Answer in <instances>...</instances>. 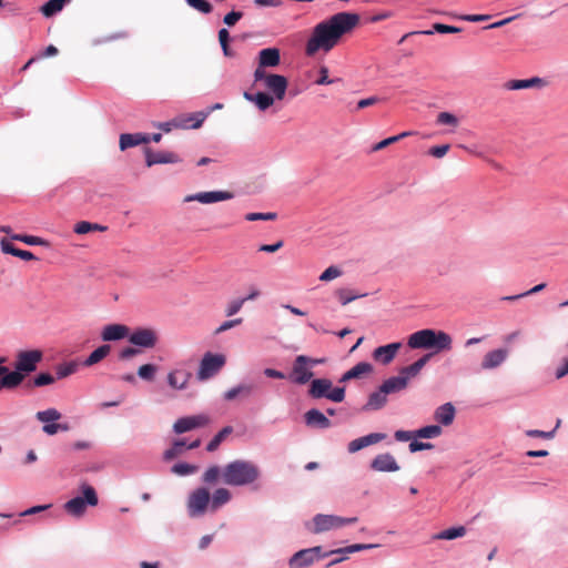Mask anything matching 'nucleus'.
I'll return each mask as SVG.
<instances>
[{
  "mask_svg": "<svg viewBox=\"0 0 568 568\" xmlns=\"http://www.w3.org/2000/svg\"><path fill=\"white\" fill-rule=\"evenodd\" d=\"M359 23V16L354 12H338L317 23L306 42L305 53L308 57L318 51L329 52L343 38L351 33Z\"/></svg>",
  "mask_w": 568,
  "mask_h": 568,
  "instance_id": "nucleus-1",
  "label": "nucleus"
},
{
  "mask_svg": "<svg viewBox=\"0 0 568 568\" xmlns=\"http://www.w3.org/2000/svg\"><path fill=\"white\" fill-rule=\"evenodd\" d=\"M260 468L252 462L236 459L222 469V480L229 486H246L258 479Z\"/></svg>",
  "mask_w": 568,
  "mask_h": 568,
  "instance_id": "nucleus-2",
  "label": "nucleus"
},
{
  "mask_svg": "<svg viewBox=\"0 0 568 568\" xmlns=\"http://www.w3.org/2000/svg\"><path fill=\"white\" fill-rule=\"evenodd\" d=\"M375 544H354L344 548L331 550L322 554V547L315 546L307 549H302L294 554L290 559V568H305L311 566L314 561L331 556L332 554H353L356 551L372 549L377 547Z\"/></svg>",
  "mask_w": 568,
  "mask_h": 568,
  "instance_id": "nucleus-3",
  "label": "nucleus"
},
{
  "mask_svg": "<svg viewBox=\"0 0 568 568\" xmlns=\"http://www.w3.org/2000/svg\"><path fill=\"white\" fill-rule=\"evenodd\" d=\"M407 344L414 349L434 348L436 352H448L453 347V338L444 331L425 328L410 334Z\"/></svg>",
  "mask_w": 568,
  "mask_h": 568,
  "instance_id": "nucleus-4",
  "label": "nucleus"
},
{
  "mask_svg": "<svg viewBox=\"0 0 568 568\" xmlns=\"http://www.w3.org/2000/svg\"><path fill=\"white\" fill-rule=\"evenodd\" d=\"M81 490L82 497L77 496L64 504L65 511L74 517H81L85 513L88 505L97 506L99 503L97 491L92 486L83 484Z\"/></svg>",
  "mask_w": 568,
  "mask_h": 568,
  "instance_id": "nucleus-5",
  "label": "nucleus"
},
{
  "mask_svg": "<svg viewBox=\"0 0 568 568\" xmlns=\"http://www.w3.org/2000/svg\"><path fill=\"white\" fill-rule=\"evenodd\" d=\"M308 395L312 398H327L334 403H341L345 398L344 387H333V384L327 378L313 379L308 389Z\"/></svg>",
  "mask_w": 568,
  "mask_h": 568,
  "instance_id": "nucleus-6",
  "label": "nucleus"
},
{
  "mask_svg": "<svg viewBox=\"0 0 568 568\" xmlns=\"http://www.w3.org/2000/svg\"><path fill=\"white\" fill-rule=\"evenodd\" d=\"M255 82L263 81L265 89L274 94L276 100H283L288 87L287 79L282 74L267 73L262 68H256L254 71Z\"/></svg>",
  "mask_w": 568,
  "mask_h": 568,
  "instance_id": "nucleus-7",
  "label": "nucleus"
},
{
  "mask_svg": "<svg viewBox=\"0 0 568 568\" xmlns=\"http://www.w3.org/2000/svg\"><path fill=\"white\" fill-rule=\"evenodd\" d=\"M42 358L43 353L40 349L20 351L16 356L14 371L11 373H19L22 383L28 374L37 369Z\"/></svg>",
  "mask_w": 568,
  "mask_h": 568,
  "instance_id": "nucleus-8",
  "label": "nucleus"
},
{
  "mask_svg": "<svg viewBox=\"0 0 568 568\" xmlns=\"http://www.w3.org/2000/svg\"><path fill=\"white\" fill-rule=\"evenodd\" d=\"M357 521V517H341L335 515L318 514L313 518L314 534H321L331 529H337Z\"/></svg>",
  "mask_w": 568,
  "mask_h": 568,
  "instance_id": "nucleus-9",
  "label": "nucleus"
},
{
  "mask_svg": "<svg viewBox=\"0 0 568 568\" xmlns=\"http://www.w3.org/2000/svg\"><path fill=\"white\" fill-rule=\"evenodd\" d=\"M225 363V355L211 352L205 353L200 363L197 378L200 381H206L215 376L224 367Z\"/></svg>",
  "mask_w": 568,
  "mask_h": 568,
  "instance_id": "nucleus-10",
  "label": "nucleus"
},
{
  "mask_svg": "<svg viewBox=\"0 0 568 568\" xmlns=\"http://www.w3.org/2000/svg\"><path fill=\"white\" fill-rule=\"evenodd\" d=\"M322 362H323L322 359H313L305 355H298L293 363L292 373L290 375V378L295 384H298V385L306 384L314 375L308 366L316 365Z\"/></svg>",
  "mask_w": 568,
  "mask_h": 568,
  "instance_id": "nucleus-11",
  "label": "nucleus"
},
{
  "mask_svg": "<svg viewBox=\"0 0 568 568\" xmlns=\"http://www.w3.org/2000/svg\"><path fill=\"white\" fill-rule=\"evenodd\" d=\"M61 413L55 408H48L45 410H40L36 414V418L43 423L42 430L44 434L52 436L59 432H68L70 429L68 424H59L55 423L61 418Z\"/></svg>",
  "mask_w": 568,
  "mask_h": 568,
  "instance_id": "nucleus-12",
  "label": "nucleus"
},
{
  "mask_svg": "<svg viewBox=\"0 0 568 568\" xmlns=\"http://www.w3.org/2000/svg\"><path fill=\"white\" fill-rule=\"evenodd\" d=\"M210 503V493L206 488L195 489L189 497L187 509L192 517L203 515Z\"/></svg>",
  "mask_w": 568,
  "mask_h": 568,
  "instance_id": "nucleus-13",
  "label": "nucleus"
},
{
  "mask_svg": "<svg viewBox=\"0 0 568 568\" xmlns=\"http://www.w3.org/2000/svg\"><path fill=\"white\" fill-rule=\"evenodd\" d=\"M211 422L210 417L205 414L186 416L179 418L174 425L173 430L175 434H183L195 428L205 427Z\"/></svg>",
  "mask_w": 568,
  "mask_h": 568,
  "instance_id": "nucleus-14",
  "label": "nucleus"
},
{
  "mask_svg": "<svg viewBox=\"0 0 568 568\" xmlns=\"http://www.w3.org/2000/svg\"><path fill=\"white\" fill-rule=\"evenodd\" d=\"M128 337L131 344L143 348H153L159 341L156 332L148 327L138 328L133 333H129Z\"/></svg>",
  "mask_w": 568,
  "mask_h": 568,
  "instance_id": "nucleus-15",
  "label": "nucleus"
},
{
  "mask_svg": "<svg viewBox=\"0 0 568 568\" xmlns=\"http://www.w3.org/2000/svg\"><path fill=\"white\" fill-rule=\"evenodd\" d=\"M233 193L230 191H210L190 194L184 197V202L197 201L203 204H211L221 201L233 199Z\"/></svg>",
  "mask_w": 568,
  "mask_h": 568,
  "instance_id": "nucleus-16",
  "label": "nucleus"
},
{
  "mask_svg": "<svg viewBox=\"0 0 568 568\" xmlns=\"http://www.w3.org/2000/svg\"><path fill=\"white\" fill-rule=\"evenodd\" d=\"M508 357V349L496 348L487 352L480 362L483 371H490L499 367Z\"/></svg>",
  "mask_w": 568,
  "mask_h": 568,
  "instance_id": "nucleus-17",
  "label": "nucleus"
},
{
  "mask_svg": "<svg viewBox=\"0 0 568 568\" xmlns=\"http://www.w3.org/2000/svg\"><path fill=\"white\" fill-rule=\"evenodd\" d=\"M145 162L150 168L154 164H166V163H178L180 162V158L176 153L170 151H159L153 152L150 148L145 149Z\"/></svg>",
  "mask_w": 568,
  "mask_h": 568,
  "instance_id": "nucleus-18",
  "label": "nucleus"
},
{
  "mask_svg": "<svg viewBox=\"0 0 568 568\" xmlns=\"http://www.w3.org/2000/svg\"><path fill=\"white\" fill-rule=\"evenodd\" d=\"M371 468L381 473H394L399 470V466L395 457L389 454H379L371 463Z\"/></svg>",
  "mask_w": 568,
  "mask_h": 568,
  "instance_id": "nucleus-19",
  "label": "nucleus"
},
{
  "mask_svg": "<svg viewBox=\"0 0 568 568\" xmlns=\"http://www.w3.org/2000/svg\"><path fill=\"white\" fill-rule=\"evenodd\" d=\"M385 438H386V434L372 433V434H368L366 436H363V437H359V438H356V439L349 442L347 449L351 454H354L367 446L377 444V443L384 440Z\"/></svg>",
  "mask_w": 568,
  "mask_h": 568,
  "instance_id": "nucleus-20",
  "label": "nucleus"
},
{
  "mask_svg": "<svg viewBox=\"0 0 568 568\" xmlns=\"http://www.w3.org/2000/svg\"><path fill=\"white\" fill-rule=\"evenodd\" d=\"M402 347L400 343H390L374 349L373 358L384 365L389 364Z\"/></svg>",
  "mask_w": 568,
  "mask_h": 568,
  "instance_id": "nucleus-21",
  "label": "nucleus"
},
{
  "mask_svg": "<svg viewBox=\"0 0 568 568\" xmlns=\"http://www.w3.org/2000/svg\"><path fill=\"white\" fill-rule=\"evenodd\" d=\"M281 62V52L277 48H266L258 52V67L262 70L265 68L277 67Z\"/></svg>",
  "mask_w": 568,
  "mask_h": 568,
  "instance_id": "nucleus-22",
  "label": "nucleus"
},
{
  "mask_svg": "<svg viewBox=\"0 0 568 568\" xmlns=\"http://www.w3.org/2000/svg\"><path fill=\"white\" fill-rule=\"evenodd\" d=\"M307 426L326 429L332 426V422L318 409L312 408L304 414Z\"/></svg>",
  "mask_w": 568,
  "mask_h": 568,
  "instance_id": "nucleus-23",
  "label": "nucleus"
},
{
  "mask_svg": "<svg viewBox=\"0 0 568 568\" xmlns=\"http://www.w3.org/2000/svg\"><path fill=\"white\" fill-rule=\"evenodd\" d=\"M130 329L123 324H110L104 326L101 337L104 342L119 341L129 336Z\"/></svg>",
  "mask_w": 568,
  "mask_h": 568,
  "instance_id": "nucleus-24",
  "label": "nucleus"
},
{
  "mask_svg": "<svg viewBox=\"0 0 568 568\" xmlns=\"http://www.w3.org/2000/svg\"><path fill=\"white\" fill-rule=\"evenodd\" d=\"M150 142V134L145 133H123L120 135L119 146L121 151L129 148H133L140 144H146Z\"/></svg>",
  "mask_w": 568,
  "mask_h": 568,
  "instance_id": "nucleus-25",
  "label": "nucleus"
},
{
  "mask_svg": "<svg viewBox=\"0 0 568 568\" xmlns=\"http://www.w3.org/2000/svg\"><path fill=\"white\" fill-rule=\"evenodd\" d=\"M6 359L0 358V363H3ZM21 384V377L19 373H10L9 368L0 365V392L3 388L12 389L18 387Z\"/></svg>",
  "mask_w": 568,
  "mask_h": 568,
  "instance_id": "nucleus-26",
  "label": "nucleus"
},
{
  "mask_svg": "<svg viewBox=\"0 0 568 568\" xmlns=\"http://www.w3.org/2000/svg\"><path fill=\"white\" fill-rule=\"evenodd\" d=\"M430 357H432V354H425L419 359H417L415 363H413L412 365H408L400 369L399 376L402 378H405L406 385H408L409 379L416 377L419 374V372L428 363Z\"/></svg>",
  "mask_w": 568,
  "mask_h": 568,
  "instance_id": "nucleus-27",
  "label": "nucleus"
},
{
  "mask_svg": "<svg viewBox=\"0 0 568 568\" xmlns=\"http://www.w3.org/2000/svg\"><path fill=\"white\" fill-rule=\"evenodd\" d=\"M545 85V80L538 77L523 80H510L504 84L506 90H524L530 88H541Z\"/></svg>",
  "mask_w": 568,
  "mask_h": 568,
  "instance_id": "nucleus-28",
  "label": "nucleus"
},
{
  "mask_svg": "<svg viewBox=\"0 0 568 568\" xmlns=\"http://www.w3.org/2000/svg\"><path fill=\"white\" fill-rule=\"evenodd\" d=\"M243 97L245 100L253 102L261 111H265L270 106H272L274 104V100H275L274 97H272L265 92H257L255 94L250 93V92H244Z\"/></svg>",
  "mask_w": 568,
  "mask_h": 568,
  "instance_id": "nucleus-29",
  "label": "nucleus"
},
{
  "mask_svg": "<svg viewBox=\"0 0 568 568\" xmlns=\"http://www.w3.org/2000/svg\"><path fill=\"white\" fill-rule=\"evenodd\" d=\"M191 378V373L184 369H174L168 375V383L172 388L183 389Z\"/></svg>",
  "mask_w": 568,
  "mask_h": 568,
  "instance_id": "nucleus-30",
  "label": "nucleus"
},
{
  "mask_svg": "<svg viewBox=\"0 0 568 568\" xmlns=\"http://www.w3.org/2000/svg\"><path fill=\"white\" fill-rule=\"evenodd\" d=\"M372 372V364L367 362H359L342 376L341 382L344 383L351 379L361 378L364 375L371 374Z\"/></svg>",
  "mask_w": 568,
  "mask_h": 568,
  "instance_id": "nucleus-31",
  "label": "nucleus"
},
{
  "mask_svg": "<svg viewBox=\"0 0 568 568\" xmlns=\"http://www.w3.org/2000/svg\"><path fill=\"white\" fill-rule=\"evenodd\" d=\"M455 414L456 410L453 404L446 403L435 410L434 417L438 423L449 426L454 422Z\"/></svg>",
  "mask_w": 568,
  "mask_h": 568,
  "instance_id": "nucleus-32",
  "label": "nucleus"
},
{
  "mask_svg": "<svg viewBox=\"0 0 568 568\" xmlns=\"http://www.w3.org/2000/svg\"><path fill=\"white\" fill-rule=\"evenodd\" d=\"M387 403V394L383 392V387L372 393L368 397L367 404L365 405V409L367 410H378L383 408Z\"/></svg>",
  "mask_w": 568,
  "mask_h": 568,
  "instance_id": "nucleus-33",
  "label": "nucleus"
},
{
  "mask_svg": "<svg viewBox=\"0 0 568 568\" xmlns=\"http://www.w3.org/2000/svg\"><path fill=\"white\" fill-rule=\"evenodd\" d=\"M381 386L387 395L398 393L407 387L405 378H402L399 375L386 379Z\"/></svg>",
  "mask_w": 568,
  "mask_h": 568,
  "instance_id": "nucleus-34",
  "label": "nucleus"
},
{
  "mask_svg": "<svg viewBox=\"0 0 568 568\" xmlns=\"http://www.w3.org/2000/svg\"><path fill=\"white\" fill-rule=\"evenodd\" d=\"M69 1L70 0H49L40 8V12L45 18H51L58 12H60L63 9L64 4Z\"/></svg>",
  "mask_w": 568,
  "mask_h": 568,
  "instance_id": "nucleus-35",
  "label": "nucleus"
},
{
  "mask_svg": "<svg viewBox=\"0 0 568 568\" xmlns=\"http://www.w3.org/2000/svg\"><path fill=\"white\" fill-rule=\"evenodd\" d=\"M111 352V346L109 344H103L94 349L89 357L85 359V366H92L99 362H101L104 357L109 355Z\"/></svg>",
  "mask_w": 568,
  "mask_h": 568,
  "instance_id": "nucleus-36",
  "label": "nucleus"
},
{
  "mask_svg": "<svg viewBox=\"0 0 568 568\" xmlns=\"http://www.w3.org/2000/svg\"><path fill=\"white\" fill-rule=\"evenodd\" d=\"M252 392H253L252 385L243 384V385H239V386L233 387V388L229 389L227 392H225L224 398L226 400H233L239 396L247 397L252 394Z\"/></svg>",
  "mask_w": 568,
  "mask_h": 568,
  "instance_id": "nucleus-37",
  "label": "nucleus"
},
{
  "mask_svg": "<svg viewBox=\"0 0 568 568\" xmlns=\"http://www.w3.org/2000/svg\"><path fill=\"white\" fill-rule=\"evenodd\" d=\"M230 499H231V493L226 488H217L213 494L211 508L213 510H216L222 505L229 503Z\"/></svg>",
  "mask_w": 568,
  "mask_h": 568,
  "instance_id": "nucleus-38",
  "label": "nucleus"
},
{
  "mask_svg": "<svg viewBox=\"0 0 568 568\" xmlns=\"http://www.w3.org/2000/svg\"><path fill=\"white\" fill-rule=\"evenodd\" d=\"M106 229H108L106 226L101 225V224L81 221L75 224L74 232L77 234H87V233H90L93 231L104 232V231H106Z\"/></svg>",
  "mask_w": 568,
  "mask_h": 568,
  "instance_id": "nucleus-39",
  "label": "nucleus"
},
{
  "mask_svg": "<svg viewBox=\"0 0 568 568\" xmlns=\"http://www.w3.org/2000/svg\"><path fill=\"white\" fill-rule=\"evenodd\" d=\"M233 432V428L231 426L223 427L214 437L213 439L207 444L206 450L207 452H215L221 443L225 439L226 436H229Z\"/></svg>",
  "mask_w": 568,
  "mask_h": 568,
  "instance_id": "nucleus-40",
  "label": "nucleus"
},
{
  "mask_svg": "<svg viewBox=\"0 0 568 568\" xmlns=\"http://www.w3.org/2000/svg\"><path fill=\"white\" fill-rule=\"evenodd\" d=\"M11 239L14 241L22 242L28 245H41V246H48L49 243L42 237L34 236V235H27V234H11Z\"/></svg>",
  "mask_w": 568,
  "mask_h": 568,
  "instance_id": "nucleus-41",
  "label": "nucleus"
},
{
  "mask_svg": "<svg viewBox=\"0 0 568 568\" xmlns=\"http://www.w3.org/2000/svg\"><path fill=\"white\" fill-rule=\"evenodd\" d=\"M466 534L465 527H455L440 531L434 536V539H446L452 540L458 537H463Z\"/></svg>",
  "mask_w": 568,
  "mask_h": 568,
  "instance_id": "nucleus-42",
  "label": "nucleus"
},
{
  "mask_svg": "<svg viewBox=\"0 0 568 568\" xmlns=\"http://www.w3.org/2000/svg\"><path fill=\"white\" fill-rule=\"evenodd\" d=\"M442 434V427L438 425H429L419 428L415 432L416 437L420 438H435Z\"/></svg>",
  "mask_w": 568,
  "mask_h": 568,
  "instance_id": "nucleus-43",
  "label": "nucleus"
},
{
  "mask_svg": "<svg viewBox=\"0 0 568 568\" xmlns=\"http://www.w3.org/2000/svg\"><path fill=\"white\" fill-rule=\"evenodd\" d=\"M335 294L342 305H346L356 298L366 296V294H354L351 290L347 288H339Z\"/></svg>",
  "mask_w": 568,
  "mask_h": 568,
  "instance_id": "nucleus-44",
  "label": "nucleus"
},
{
  "mask_svg": "<svg viewBox=\"0 0 568 568\" xmlns=\"http://www.w3.org/2000/svg\"><path fill=\"white\" fill-rule=\"evenodd\" d=\"M220 476H222V469L219 466L213 465L205 470L202 479L205 484H214L217 481Z\"/></svg>",
  "mask_w": 568,
  "mask_h": 568,
  "instance_id": "nucleus-45",
  "label": "nucleus"
},
{
  "mask_svg": "<svg viewBox=\"0 0 568 568\" xmlns=\"http://www.w3.org/2000/svg\"><path fill=\"white\" fill-rule=\"evenodd\" d=\"M434 31L438 33H458L462 31L460 28L454 27V26H447L443 23H435L433 24V30L423 31L424 34H433Z\"/></svg>",
  "mask_w": 568,
  "mask_h": 568,
  "instance_id": "nucleus-46",
  "label": "nucleus"
},
{
  "mask_svg": "<svg viewBox=\"0 0 568 568\" xmlns=\"http://www.w3.org/2000/svg\"><path fill=\"white\" fill-rule=\"evenodd\" d=\"M185 442L183 439L175 440L171 448L164 452V459L171 460L182 453Z\"/></svg>",
  "mask_w": 568,
  "mask_h": 568,
  "instance_id": "nucleus-47",
  "label": "nucleus"
},
{
  "mask_svg": "<svg viewBox=\"0 0 568 568\" xmlns=\"http://www.w3.org/2000/svg\"><path fill=\"white\" fill-rule=\"evenodd\" d=\"M412 133L410 132H403L398 135H394V136H389L387 139H384L382 140L381 142L376 143L374 146H373V151H379V150H383L384 148L399 141L400 139L405 138V136H408L410 135Z\"/></svg>",
  "mask_w": 568,
  "mask_h": 568,
  "instance_id": "nucleus-48",
  "label": "nucleus"
},
{
  "mask_svg": "<svg viewBox=\"0 0 568 568\" xmlns=\"http://www.w3.org/2000/svg\"><path fill=\"white\" fill-rule=\"evenodd\" d=\"M230 39H231V37L226 29H221L219 31V41H220L221 48H222L225 57L233 55L231 52L230 45H229Z\"/></svg>",
  "mask_w": 568,
  "mask_h": 568,
  "instance_id": "nucleus-49",
  "label": "nucleus"
},
{
  "mask_svg": "<svg viewBox=\"0 0 568 568\" xmlns=\"http://www.w3.org/2000/svg\"><path fill=\"white\" fill-rule=\"evenodd\" d=\"M197 470V467L186 463H179L172 467V471L179 476H186Z\"/></svg>",
  "mask_w": 568,
  "mask_h": 568,
  "instance_id": "nucleus-50",
  "label": "nucleus"
},
{
  "mask_svg": "<svg viewBox=\"0 0 568 568\" xmlns=\"http://www.w3.org/2000/svg\"><path fill=\"white\" fill-rule=\"evenodd\" d=\"M156 367L153 364H144L139 367L138 375L145 381H153Z\"/></svg>",
  "mask_w": 568,
  "mask_h": 568,
  "instance_id": "nucleus-51",
  "label": "nucleus"
},
{
  "mask_svg": "<svg viewBox=\"0 0 568 568\" xmlns=\"http://www.w3.org/2000/svg\"><path fill=\"white\" fill-rule=\"evenodd\" d=\"M33 386L36 387H42L50 384H53L55 382V377L52 376L49 373H40L33 378Z\"/></svg>",
  "mask_w": 568,
  "mask_h": 568,
  "instance_id": "nucleus-52",
  "label": "nucleus"
},
{
  "mask_svg": "<svg viewBox=\"0 0 568 568\" xmlns=\"http://www.w3.org/2000/svg\"><path fill=\"white\" fill-rule=\"evenodd\" d=\"M244 305V300L242 298H235V300H232L231 302H229L226 308H225V315L227 317H231L235 314H237L241 308L243 307Z\"/></svg>",
  "mask_w": 568,
  "mask_h": 568,
  "instance_id": "nucleus-53",
  "label": "nucleus"
},
{
  "mask_svg": "<svg viewBox=\"0 0 568 568\" xmlns=\"http://www.w3.org/2000/svg\"><path fill=\"white\" fill-rule=\"evenodd\" d=\"M342 275V271L337 266H329L327 267L321 275L320 281L328 282L334 278H337Z\"/></svg>",
  "mask_w": 568,
  "mask_h": 568,
  "instance_id": "nucleus-54",
  "label": "nucleus"
},
{
  "mask_svg": "<svg viewBox=\"0 0 568 568\" xmlns=\"http://www.w3.org/2000/svg\"><path fill=\"white\" fill-rule=\"evenodd\" d=\"M186 3L195 10L203 13H210L212 6L206 0H185Z\"/></svg>",
  "mask_w": 568,
  "mask_h": 568,
  "instance_id": "nucleus-55",
  "label": "nucleus"
},
{
  "mask_svg": "<svg viewBox=\"0 0 568 568\" xmlns=\"http://www.w3.org/2000/svg\"><path fill=\"white\" fill-rule=\"evenodd\" d=\"M276 219V213L268 212V213H247L245 215V220L253 222V221H273Z\"/></svg>",
  "mask_w": 568,
  "mask_h": 568,
  "instance_id": "nucleus-56",
  "label": "nucleus"
},
{
  "mask_svg": "<svg viewBox=\"0 0 568 568\" xmlns=\"http://www.w3.org/2000/svg\"><path fill=\"white\" fill-rule=\"evenodd\" d=\"M437 123L445 124V125L457 126L458 125V119L454 114H452L449 112H440L437 115Z\"/></svg>",
  "mask_w": 568,
  "mask_h": 568,
  "instance_id": "nucleus-57",
  "label": "nucleus"
},
{
  "mask_svg": "<svg viewBox=\"0 0 568 568\" xmlns=\"http://www.w3.org/2000/svg\"><path fill=\"white\" fill-rule=\"evenodd\" d=\"M75 368H77V366L73 363L59 365L57 367V377L58 378L68 377L75 372Z\"/></svg>",
  "mask_w": 568,
  "mask_h": 568,
  "instance_id": "nucleus-58",
  "label": "nucleus"
},
{
  "mask_svg": "<svg viewBox=\"0 0 568 568\" xmlns=\"http://www.w3.org/2000/svg\"><path fill=\"white\" fill-rule=\"evenodd\" d=\"M243 322V318L242 317H239V318H234V320H229V321H225L223 322L214 332L215 335H219L227 329H231L237 325H241Z\"/></svg>",
  "mask_w": 568,
  "mask_h": 568,
  "instance_id": "nucleus-59",
  "label": "nucleus"
},
{
  "mask_svg": "<svg viewBox=\"0 0 568 568\" xmlns=\"http://www.w3.org/2000/svg\"><path fill=\"white\" fill-rule=\"evenodd\" d=\"M449 149H450L449 144L436 145V146H432L428 150V153H429V155H432L434 158L440 159L447 154Z\"/></svg>",
  "mask_w": 568,
  "mask_h": 568,
  "instance_id": "nucleus-60",
  "label": "nucleus"
},
{
  "mask_svg": "<svg viewBox=\"0 0 568 568\" xmlns=\"http://www.w3.org/2000/svg\"><path fill=\"white\" fill-rule=\"evenodd\" d=\"M335 82V80H332L328 78V69L327 67L323 65L320 68V78L315 81L318 85H326Z\"/></svg>",
  "mask_w": 568,
  "mask_h": 568,
  "instance_id": "nucleus-61",
  "label": "nucleus"
},
{
  "mask_svg": "<svg viewBox=\"0 0 568 568\" xmlns=\"http://www.w3.org/2000/svg\"><path fill=\"white\" fill-rule=\"evenodd\" d=\"M243 17V13L241 11H231L230 13L225 14L223 22L229 26L233 27L241 18Z\"/></svg>",
  "mask_w": 568,
  "mask_h": 568,
  "instance_id": "nucleus-62",
  "label": "nucleus"
},
{
  "mask_svg": "<svg viewBox=\"0 0 568 568\" xmlns=\"http://www.w3.org/2000/svg\"><path fill=\"white\" fill-rule=\"evenodd\" d=\"M433 447H434V445L430 443H424V442H418V440H414L409 444V450L412 453L432 449Z\"/></svg>",
  "mask_w": 568,
  "mask_h": 568,
  "instance_id": "nucleus-63",
  "label": "nucleus"
},
{
  "mask_svg": "<svg viewBox=\"0 0 568 568\" xmlns=\"http://www.w3.org/2000/svg\"><path fill=\"white\" fill-rule=\"evenodd\" d=\"M568 374V358H562L561 364L556 368L555 376L557 379L565 377Z\"/></svg>",
  "mask_w": 568,
  "mask_h": 568,
  "instance_id": "nucleus-64",
  "label": "nucleus"
}]
</instances>
